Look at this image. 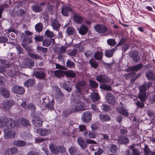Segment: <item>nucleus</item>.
Wrapping results in <instances>:
<instances>
[{
	"label": "nucleus",
	"instance_id": "nucleus-48",
	"mask_svg": "<svg viewBox=\"0 0 155 155\" xmlns=\"http://www.w3.org/2000/svg\"><path fill=\"white\" fill-rule=\"evenodd\" d=\"M67 34L69 35H71L74 34L75 29L73 27H69L66 30Z\"/></svg>",
	"mask_w": 155,
	"mask_h": 155
},
{
	"label": "nucleus",
	"instance_id": "nucleus-9",
	"mask_svg": "<svg viewBox=\"0 0 155 155\" xmlns=\"http://www.w3.org/2000/svg\"><path fill=\"white\" fill-rule=\"evenodd\" d=\"M92 114L90 111H86L81 116V119L83 122L88 123L90 122L91 120Z\"/></svg>",
	"mask_w": 155,
	"mask_h": 155
},
{
	"label": "nucleus",
	"instance_id": "nucleus-45",
	"mask_svg": "<svg viewBox=\"0 0 155 155\" xmlns=\"http://www.w3.org/2000/svg\"><path fill=\"white\" fill-rule=\"evenodd\" d=\"M43 27L42 24L41 23H39L35 25V28L36 31L40 32L42 30Z\"/></svg>",
	"mask_w": 155,
	"mask_h": 155
},
{
	"label": "nucleus",
	"instance_id": "nucleus-55",
	"mask_svg": "<svg viewBox=\"0 0 155 155\" xmlns=\"http://www.w3.org/2000/svg\"><path fill=\"white\" fill-rule=\"evenodd\" d=\"M29 56L33 59H41V57L38 54L31 53L29 54Z\"/></svg>",
	"mask_w": 155,
	"mask_h": 155
},
{
	"label": "nucleus",
	"instance_id": "nucleus-59",
	"mask_svg": "<svg viewBox=\"0 0 155 155\" xmlns=\"http://www.w3.org/2000/svg\"><path fill=\"white\" fill-rule=\"evenodd\" d=\"M90 64L91 66L94 68H96L98 66V64L97 62L94 60L90 61Z\"/></svg>",
	"mask_w": 155,
	"mask_h": 155
},
{
	"label": "nucleus",
	"instance_id": "nucleus-13",
	"mask_svg": "<svg viewBox=\"0 0 155 155\" xmlns=\"http://www.w3.org/2000/svg\"><path fill=\"white\" fill-rule=\"evenodd\" d=\"M42 120L39 117L37 116H34L32 120V123L36 127H40L42 125Z\"/></svg>",
	"mask_w": 155,
	"mask_h": 155
},
{
	"label": "nucleus",
	"instance_id": "nucleus-39",
	"mask_svg": "<svg viewBox=\"0 0 155 155\" xmlns=\"http://www.w3.org/2000/svg\"><path fill=\"white\" fill-rule=\"evenodd\" d=\"M104 55V53L102 52L97 51L94 54V58L97 60H101Z\"/></svg>",
	"mask_w": 155,
	"mask_h": 155
},
{
	"label": "nucleus",
	"instance_id": "nucleus-64",
	"mask_svg": "<svg viewBox=\"0 0 155 155\" xmlns=\"http://www.w3.org/2000/svg\"><path fill=\"white\" fill-rule=\"evenodd\" d=\"M135 74V73L134 72H132L129 74H125L124 75V77L126 79H127L129 78L133 77L134 76Z\"/></svg>",
	"mask_w": 155,
	"mask_h": 155
},
{
	"label": "nucleus",
	"instance_id": "nucleus-34",
	"mask_svg": "<svg viewBox=\"0 0 155 155\" xmlns=\"http://www.w3.org/2000/svg\"><path fill=\"white\" fill-rule=\"evenodd\" d=\"M74 21L78 23L81 24L83 20V17L79 15L75 14L73 17Z\"/></svg>",
	"mask_w": 155,
	"mask_h": 155
},
{
	"label": "nucleus",
	"instance_id": "nucleus-5",
	"mask_svg": "<svg viewBox=\"0 0 155 155\" xmlns=\"http://www.w3.org/2000/svg\"><path fill=\"white\" fill-rule=\"evenodd\" d=\"M140 93L138 97L142 102L145 101L146 99V91L147 87L146 84H144L141 86L139 88Z\"/></svg>",
	"mask_w": 155,
	"mask_h": 155
},
{
	"label": "nucleus",
	"instance_id": "nucleus-10",
	"mask_svg": "<svg viewBox=\"0 0 155 155\" xmlns=\"http://www.w3.org/2000/svg\"><path fill=\"white\" fill-rule=\"evenodd\" d=\"M96 79L100 82L104 83H107L110 81V78L105 74H101L97 76L96 77Z\"/></svg>",
	"mask_w": 155,
	"mask_h": 155
},
{
	"label": "nucleus",
	"instance_id": "nucleus-43",
	"mask_svg": "<svg viewBox=\"0 0 155 155\" xmlns=\"http://www.w3.org/2000/svg\"><path fill=\"white\" fill-rule=\"evenodd\" d=\"M107 44L110 46H114L117 44V42L114 39H109L107 40Z\"/></svg>",
	"mask_w": 155,
	"mask_h": 155
},
{
	"label": "nucleus",
	"instance_id": "nucleus-30",
	"mask_svg": "<svg viewBox=\"0 0 155 155\" xmlns=\"http://www.w3.org/2000/svg\"><path fill=\"white\" fill-rule=\"evenodd\" d=\"M77 142L78 144L83 149H85L87 147V145L83 139L81 137L78 138L77 139Z\"/></svg>",
	"mask_w": 155,
	"mask_h": 155
},
{
	"label": "nucleus",
	"instance_id": "nucleus-4",
	"mask_svg": "<svg viewBox=\"0 0 155 155\" xmlns=\"http://www.w3.org/2000/svg\"><path fill=\"white\" fill-rule=\"evenodd\" d=\"M95 30L103 35H107L108 33L106 27L103 25L97 24L94 27Z\"/></svg>",
	"mask_w": 155,
	"mask_h": 155
},
{
	"label": "nucleus",
	"instance_id": "nucleus-18",
	"mask_svg": "<svg viewBox=\"0 0 155 155\" xmlns=\"http://www.w3.org/2000/svg\"><path fill=\"white\" fill-rule=\"evenodd\" d=\"M106 101L109 103L113 104L115 102V99L113 95L110 93L107 94L106 96Z\"/></svg>",
	"mask_w": 155,
	"mask_h": 155
},
{
	"label": "nucleus",
	"instance_id": "nucleus-54",
	"mask_svg": "<svg viewBox=\"0 0 155 155\" xmlns=\"http://www.w3.org/2000/svg\"><path fill=\"white\" fill-rule=\"evenodd\" d=\"M21 121V124L23 126L26 127L30 125L29 121L27 120L22 118Z\"/></svg>",
	"mask_w": 155,
	"mask_h": 155
},
{
	"label": "nucleus",
	"instance_id": "nucleus-7",
	"mask_svg": "<svg viewBox=\"0 0 155 155\" xmlns=\"http://www.w3.org/2000/svg\"><path fill=\"white\" fill-rule=\"evenodd\" d=\"M4 129V137L5 139H9L12 138H14L17 136L16 132L15 131L13 130Z\"/></svg>",
	"mask_w": 155,
	"mask_h": 155
},
{
	"label": "nucleus",
	"instance_id": "nucleus-27",
	"mask_svg": "<svg viewBox=\"0 0 155 155\" xmlns=\"http://www.w3.org/2000/svg\"><path fill=\"white\" fill-rule=\"evenodd\" d=\"M131 57L133 61L136 63L138 62L140 60L139 53L137 51H136L133 54Z\"/></svg>",
	"mask_w": 155,
	"mask_h": 155
},
{
	"label": "nucleus",
	"instance_id": "nucleus-23",
	"mask_svg": "<svg viewBox=\"0 0 155 155\" xmlns=\"http://www.w3.org/2000/svg\"><path fill=\"white\" fill-rule=\"evenodd\" d=\"M54 90H56V97L57 99H62L63 98V95L60 90V88L57 86L54 87Z\"/></svg>",
	"mask_w": 155,
	"mask_h": 155
},
{
	"label": "nucleus",
	"instance_id": "nucleus-51",
	"mask_svg": "<svg viewBox=\"0 0 155 155\" xmlns=\"http://www.w3.org/2000/svg\"><path fill=\"white\" fill-rule=\"evenodd\" d=\"M75 66L74 62L69 60H68L66 62V66L70 68H74Z\"/></svg>",
	"mask_w": 155,
	"mask_h": 155
},
{
	"label": "nucleus",
	"instance_id": "nucleus-24",
	"mask_svg": "<svg viewBox=\"0 0 155 155\" xmlns=\"http://www.w3.org/2000/svg\"><path fill=\"white\" fill-rule=\"evenodd\" d=\"M143 66V64H140L137 65H134L133 66L129 68L127 70V71H137L139 70Z\"/></svg>",
	"mask_w": 155,
	"mask_h": 155
},
{
	"label": "nucleus",
	"instance_id": "nucleus-21",
	"mask_svg": "<svg viewBox=\"0 0 155 155\" xmlns=\"http://www.w3.org/2000/svg\"><path fill=\"white\" fill-rule=\"evenodd\" d=\"M0 94L4 97L6 98L8 97L10 95L8 90L4 87H2L0 89Z\"/></svg>",
	"mask_w": 155,
	"mask_h": 155
},
{
	"label": "nucleus",
	"instance_id": "nucleus-12",
	"mask_svg": "<svg viewBox=\"0 0 155 155\" xmlns=\"http://www.w3.org/2000/svg\"><path fill=\"white\" fill-rule=\"evenodd\" d=\"M86 142L92 144L89 147L90 150L94 151L97 150L99 148L98 144L95 141L92 140H86Z\"/></svg>",
	"mask_w": 155,
	"mask_h": 155
},
{
	"label": "nucleus",
	"instance_id": "nucleus-58",
	"mask_svg": "<svg viewBox=\"0 0 155 155\" xmlns=\"http://www.w3.org/2000/svg\"><path fill=\"white\" fill-rule=\"evenodd\" d=\"M101 108L105 111H108L110 109L109 106L106 104H103L101 107Z\"/></svg>",
	"mask_w": 155,
	"mask_h": 155
},
{
	"label": "nucleus",
	"instance_id": "nucleus-57",
	"mask_svg": "<svg viewBox=\"0 0 155 155\" xmlns=\"http://www.w3.org/2000/svg\"><path fill=\"white\" fill-rule=\"evenodd\" d=\"M68 82H66L64 84H63V88L67 91L69 92H70L71 90V88L69 86L67 85Z\"/></svg>",
	"mask_w": 155,
	"mask_h": 155
},
{
	"label": "nucleus",
	"instance_id": "nucleus-3",
	"mask_svg": "<svg viewBox=\"0 0 155 155\" xmlns=\"http://www.w3.org/2000/svg\"><path fill=\"white\" fill-rule=\"evenodd\" d=\"M49 147L51 152L54 154H57L59 151L64 153L65 151V148L61 146H56L51 144L49 146Z\"/></svg>",
	"mask_w": 155,
	"mask_h": 155
},
{
	"label": "nucleus",
	"instance_id": "nucleus-52",
	"mask_svg": "<svg viewBox=\"0 0 155 155\" xmlns=\"http://www.w3.org/2000/svg\"><path fill=\"white\" fill-rule=\"evenodd\" d=\"M74 48L77 51H83L84 47L82 45L79 44L75 45L74 46Z\"/></svg>",
	"mask_w": 155,
	"mask_h": 155
},
{
	"label": "nucleus",
	"instance_id": "nucleus-38",
	"mask_svg": "<svg viewBox=\"0 0 155 155\" xmlns=\"http://www.w3.org/2000/svg\"><path fill=\"white\" fill-rule=\"evenodd\" d=\"M90 97L92 100L94 101H97L99 99V94L95 92H93L91 94Z\"/></svg>",
	"mask_w": 155,
	"mask_h": 155
},
{
	"label": "nucleus",
	"instance_id": "nucleus-60",
	"mask_svg": "<svg viewBox=\"0 0 155 155\" xmlns=\"http://www.w3.org/2000/svg\"><path fill=\"white\" fill-rule=\"evenodd\" d=\"M96 137V134L92 132L91 131L89 132L88 134V137L90 138H91L94 139Z\"/></svg>",
	"mask_w": 155,
	"mask_h": 155
},
{
	"label": "nucleus",
	"instance_id": "nucleus-35",
	"mask_svg": "<svg viewBox=\"0 0 155 155\" xmlns=\"http://www.w3.org/2000/svg\"><path fill=\"white\" fill-rule=\"evenodd\" d=\"M128 139L124 136H121L119 137L118 139V142L121 144H125L128 142Z\"/></svg>",
	"mask_w": 155,
	"mask_h": 155
},
{
	"label": "nucleus",
	"instance_id": "nucleus-14",
	"mask_svg": "<svg viewBox=\"0 0 155 155\" xmlns=\"http://www.w3.org/2000/svg\"><path fill=\"white\" fill-rule=\"evenodd\" d=\"M45 3L44 2L41 3L39 5L35 4L32 6L33 10L36 12H39L45 6Z\"/></svg>",
	"mask_w": 155,
	"mask_h": 155
},
{
	"label": "nucleus",
	"instance_id": "nucleus-53",
	"mask_svg": "<svg viewBox=\"0 0 155 155\" xmlns=\"http://www.w3.org/2000/svg\"><path fill=\"white\" fill-rule=\"evenodd\" d=\"M45 34L47 37L50 38H53L54 36V34L53 32L50 31L48 30H46L45 32Z\"/></svg>",
	"mask_w": 155,
	"mask_h": 155
},
{
	"label": "nucleus",
	"instance_id": "nucleus-11",
	"mask_svg": "<svg viewBox=\"0 0 155 155\" xmlns=\"http://www.w3.org/2000/svg\"><path fill=\"white\" fill-rule=\"evenodd\" d=\"M12 91L14 93L21 95L25 93V90L22 87L15 85L12 87Z\"/></svg>",
	"mask_w": 155,
	"mask_h": 155
},
{
	"label": "nucleus",
	"instance_id": "nucleus-19",
	"mask_svg": "<svg viewBox=\"0 0 155 155\" xmlns=\"http://www.w3.org/2000/svg\"><path fill=\"white\" fill-rule=\"evenodd\" d=\"M118 112L124 116L127 117L129 115V114L127 112V110L126 109L123 107H117L116 108Z\"/></svg>",
	"mask_w": 155,
	"mask_h": 155
},
{
	"label": "nucleus",
	"instance_id": "nucleus-40",
	"mask_svg": "<svg viewBox=\"0 0 155 155\" xmlns=\"http://www.w3.org/2000/svg\"><path fill=\"white\" fill-rule=\"evenodd\" d=\"M14 143L15 145L18 147H22L26 144V143L22 140H16L14 141Z\"/></svg>",
	"mask_w": 155,
	"mask_h": 155
},
{
	"label": "nucleus",
	"instance_id": "nucleus-8",
	"mask_svg": "<svg viewBox=\"0 0 155 155\" xmlns=\"http://www.w3.org/2000/svg\"><path fill=\"white\" fill-rule=\"evenodd\" d=\"M23 102L21 103V106L25 109H29L31 110L32 111L34 112L35 110L36 107L34 104H30L28 106L27 105L25 101L23 102L22 99H20L18 100V103Z\"/></svg>",
	"mask_w": 155,
	"mask_h": 155
},
{
	"label": "nucleus",
	"instance_id": "nucleus-15",
	"mask_svg": "<svg viewBox=\"0 0 155 155\" xmlns=\"http://www.w3.org/2000/svg\"><path fill=\"white\" fill-rule=\"evenodd\" d=\"M72 11V9L71 6L69 5H66L64 6L62 8L61 12L63 15L65 16H68V12Z\"/></svg>",
	"mask_w": 155,
	"mask_h": 155
},
{
	"label": "nucleus",
	"instance_id": "nucleus-22",
	"mask_svg": "<svg viewBox=\"0 0 155 155\" xmlns=\"http://www.w3.org/2000/svg\"><path fill=\"white\" fill-rule=\"evenodd\" d=\"M147 78L150 81H153L155 80V75L151 71H149L146 73Z\"/></svg>",
	"mask_w": 155,
	"mask_h": 155
},
{
	"label": "nucleus",
	"instance_id": "nucleus-29",
	"mask_svg": "<svg viewBox=\"0 0 155 155\" xmlns=\"http://www.w3.org/2000/svg\"><path fill=\"white\" fill-rule=\"evenodd\" d=\"M54 2L53 0H49L46 2H44L45 4H46L48 6V11L50 12L51 13L52 11L53 6L52 4Z\"/></svg>",
	"mask_w": 155,
	"mask_h": 155
},
{
	"label": "nucleus",
	"instance_id": "nucleus-17",
	"mask_svg": "<svg viewBox=\"0 0 155 155\" xmlns=\"http://www.w3.org/2000/svg\"><path fill=\"white\" fill-rule=\"evenodd\" d=\"M13 102L12 101H6L2 103V108L5 110L9 109L13 105Z\"/></svg>",
	"mask_w": 155,
	"mask_h": 155
},
{
	"label": "nucleus",
	"instance_id": "nucleus-36",
	"mask_svg": "<svg viewBox=\"0 0 155 155\" xmlns=\"http://www.w3.org/2000/svg\"><path fill=\"white\" fill-rule=\"evenodd\" d=\"M144 155H155V152H151L147 146L143 149Z\"/></svg>",
	"mask_w": 155,
	"mask_h": 155
},
{
	"label": "nucleus",
	"instance_id": "nucleus-61",
	"mask_svg": "<svg viewBox=\"0 0 155 155\" xmlns=\"http://www.w3.org/2000/svg\"><path fill=\"white\" fill-rule=\"evenodd\" d=\"M77 52L76 50L75 49L69 52L68 54L71 56H74L77 54Z\"/></svg>",
	"mask_w": 155,
	"mask_h": 155
},
{
	"label": "nucleus",
	"instance_id": "nucleus-56",
	"mask_svg": "<svg viewBox=\"0 0 155 155\" xmlns=\"http://www.w3.org/2000/svg\"><path fill=\"white\" fill-rule=\"evenodd\" d=\"M91 86L92 88H96L98 86V84L95 81L90 80L89 81Z\"/></svg>",
	"mask_w": 155,
	"mask_h": 155
},
{
	"label": "nucleus",
	"instance_id": "nucleus-42",
	"mask_svg": "<svg viewBox=\"0 0 155 155\" xmlns=\"http://www.w3.org/2000/svg\"><path fill=\"white\" fill-rule=\"evenodd\" d=\"M69 152L71 155H76L77 154V151L76 147H71L69 149Z\"/></svg>",
	"mask_w": 155,
	"mask_h": 155
},
{
	"label": "nucleus",
	"instance_id": "nucleus-46",
	"mask_svg": "<svg viewBox=\"0 0 155 155\" xmlns=\"http://www.w3.org/2000/svg\"><path fill=\"white\" fill-rule=\"evenodd\" d=\"M64 74L68 77L74 78L76 76L75 74L71 71H69L64 72Z\"/></svg>",
	"mask_w": 155,
	"mask_h": 155
},
{
	"label": "nucleus",
	"instance_id": "nucleus-33",
	"mask_svg": "<svg viewBox=\"0 0 155 155\" xmlns=\"http://www.w3.org/2000/svg\"><path fill=\"white\" fill-rule=\"evenodd\" d=\"M99 117L100 119L103 122L109 120L110 119V118L108 115L104 114H100Z\"/></svg>",
	"mask_w": 155,
	"mask_h": 155
},
{
	"label": "nucleus",
	"instance_id": "nucleus-16",
	"mask_svg": "<svg viewBox=\"0 0 155 155\" xmlns=\"http://www.w3.org/2000/svg\"><path fill=\"white\" fill-rule=\"evenodd\" d=\"M36 132L41 136H46L50 134L51 132L49 130L40 128L37 130Z\"/></svg>",
	"mask_w": 155,
	"mask_h": 155
},
{
	"label": "nucleus",
	"instance_id": "nucleus-49",
	"mask_svg": "<svg viewBox=\"0 0 155 155\" xmlns=\"http://www.w3.org/2000/svg\"><path fill=\"white\" fill-rule=\"evenodd\" d=\"M118 148L117 145L111 144L110 145V149L111 152L115 153L117 150Z\"/></svg>",
	"mask_w": 155,
	"mask_h": 155
},
{
	"label": "nucleus",
	"instance_id": "nucleus-63",
	"mask_svg": "<svg viewBox=\"0 0 155 155\" xmlns=\"http://www.w3.org/2000/svg\"><path fill=\"white\" fill-rule=\"evenodd\" d=\"M32 41V39L30 38H28L26 37V38H25L23 40V42L25 43H26L27 44L30 43Z\"/></svg>",
	"mask_w": 155,
	"mask_h": 155
},
{
	"label": "nucleus",
	"instance_id": "nucleus-32",
	"mask_svg": "<svg viewBox=\"0 0 155 155\" xmlns=\"http://www.w3.org/2000/svg\"><path fill=\"white\" fill-rule=\"evenodd\" d=\"M117 50L116 47L109 50H106L105 53V55L107 57H111L114 52Z\"/></svg>",
	"mask_w": 155,
	"mask_h": 155
},
{
	"label": "nucleus",
	"instance_id": "nucleus-37",
	"mask_svg": "<svg viewBox=\"0 0 155 155\" xmlns=\"http://www.w3.org/2000/svg\"><path fill=\"white\" fill-rule=\"evenodd\" d=\"M55 76L58 78L63 77L64 74V72L61 70H57L54 72Z\"/></svg>",
	"mask_w": 155,
	"mask_h": 155
},
{
	"label": "nucleus",
	"instance_id": "nucleus-2",
	"mask_svg": "<svg viewBox=\"0 0 155 155\" xmlns=\"http://www.w3.org/2000/svg\"><path fill=\"white\" fill-rule=\"evenodd\" d=\"M16 126L15 121L11 118H6L5 116L0 117V127H6L7 128H12Z\"/></svg>",
	"mask_w": 155,
	"mask_h": 155
},
{
	"label": "nucleus",
	"instance_id": "nucleus-25",
	"mask_svg": "<svg viewBox=\"0 0 155 155\" xmlns=\"http://www.w3.org/2000/svg\"><path fill=\"white\" fill-rule=\"evenodd\" d=\"M136 144H132L130 147V149L132 150L133 155H139L140 154V152L138 149L135 148Z\"/></svg>",
	"mask_w": 155,
	"mask_h": 155
},
{
	"label": "nucleus",
	"instance_id": "nucleus-1",
	"mask_svg": "<svg viewBox=\"0 0 155 155\" xmlns=\"http://www.w3.org/2000/svg\"><path fill=\"white\" fill-rule=\"evenodd\" d=\"M75 87L76 92L72 94L71 99V109L69 111L67 110L64 111L63 112L64 115L66 116L73 112L85 110L84 102L88 101L85 100L84 95L85 93L88 92L86 82L83 80L79 81L76 84Z\"/></svg>",
	"mask_w": 155,
	"mask_h": 155
},
{
	"label": "nucleus",
	"instance_id": "nucleus-50",
	"mask_svg": "<svg viewBox=\"0 0 155 155\" xmlns=\"http://www.w3.org/2000/svg\"><path fill=\"white\" fill-rule=\"evenodd\" d=\"M51 44V41L50 39H46L42 41V45L43 46L45 47H48Z\"/></svg>",
	"mask_w": 155,
	"mask_h": 155
},
{
	"label": "nucleus",
	"instance_id": "nucleus-62",
	"mask_svg": "<svg viewBox=\"0 0 155 155\" xmlns=\"http://www.w3.org/2000/svg\"><path fill=\"white\" fill-rule=\"evenodd\" d=\"M66 48H67L65 47L61 46L59 49L58 54L64 53L66 51Z\"/></svg>",
	"mask_w": 155,
	"mask_h": 155
},
{
	"label": "nucleus",
	"instance_id": "nucleus-26",
	"mask_svg": "<svg viewBox=\"0 0 155 155\" xmlns=\"http://www.w3.org/2000/svg\"><path fill=\"white\" fill-rule=\"evenodd\" d=\"M88 30L87 28L84 25H81L78 30L79 33L82 35H84L86 34Z\"/></svg>",
	"mask_w": 155,
	"mask_h": 155
},
{
	"label": "nucleus",
	"instance_id": "nucleus-6",
	"mask_svg": "<svg viewBox=\"0 0 155 155\" xmlns=\"http://www.w3.org/2000/svg\"><path fill=\"white\" fill-rule=\"evenodd\" d=\"M43 102L42 104L46 107L51 110L54 108V102L53 100L50 99L48 97L46 96L42 99Z\"/></svg>",
	"mask_w": 155,
	"mask_h": 155
},
{
	"label": "nucleus",
	"instance_id": "nucleus-41",
	"mask_svg": "<svg viewBox=\"0 0 155 155\" xmlns=\"http://www.w3.org/2000/svg\"><path fill=\"white\" fill-rule=\"evenodd\" d=\"M25 64L28 67H33L34 65V62L31 59L27 58L25 60Z\"/></svg>",
	"mask_w": 155,
	"mask_h": 155
},
{
	"label": "nucleus",
	"instance_id": "nucleus-20",
	"mask_svg": "<svg viewBox=\"0 0 155 155\" xmlns=\"http://www.w3.org/2000/svg\"><path fill=\"white\" fill-rule=\"evenodd\" d=\"M51 25L53 29L57 31L59 29L61 26L60 24L58 23V21L56 19L53 20Z\"/></svg>",
	"mask_w": 155,
	"mask_h": 155
},
{
	"label": "nucleus",
	"instance_id": "nucleus-44",
	"mask_svg": "<svg viewBox=\"0 0 155 155\" xmlns=\"http://www.w3.org/2000/svg\"><path fill=\"white\" fill-rule=\"evenodd\" d=\"M36 48L37 52L39 54H41V52L44 53H46L47 51V48L42 47L39 46H38Z\"/></svg>",
	"mask_w": 155,
	"mask_h": 155
},
{
	"label": "nucleus",
	"instance_id": "nucleus-47",
	"mask_svg": "<svg viewBox=\"0 0 155 155\" xmlns=\"http://www.w3.org/2000/svg\"><path fill=\"white\" fill-rule=\"evenodd\" d=\"M100 87L101 89L107 91H110L111 89V87L106 84H101Z\"/></svg>",
	"mask_w": 155,
	"mask_h": 155
},
{
	"label": "nucleus",
	"instance_id": "nucleus-31",
	"mask_svg": "<svg viewBox=\"0 0 155 155\" xmlns=\"http://www.w3.org/2000/svg\"><path fill=\"white\" fill-rule=\"evenodd\" d=\"M35 75L36 78L41 79L44 78L45 76V73L41 71L36 72Z\"/></svg>",
	"mask_w": 155,
	"mask_h": 155
},
{
	"label": "nucleus",
	"instance_id": "nucleus-28",
	"mask_svg": "<svg viewBox=\"0 0 155 155\" xmlns=\"http://www.w3.org/2000/svg\"><path fill=\"white\" fill-rule=\"evenodd\" d=\"M35 79H30L25 81L24 84V85L26 87L33 86L35 84Z\"/></svg>",
	"mask_w": 155,
	"mask_h": 155
}]
</instances>
